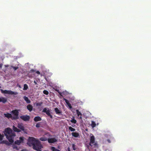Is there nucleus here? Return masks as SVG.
Instances as JSON below:
<instances>
[{"label": "nucleus", "mask_w": 151, "mask_h": 151, "mask_svg": "<svg viewBox=\"0 0 151 151\" xmlns=\"http://www.w3.org/2000/svg\"><path fill=\"white\" fill-rule=\"evenodd\" d=\"M64 99L65 100V102L67 104L68 106L69 107L70 109H71L72 108V106L69 103V101L65 99Z\"/></svg>", "instance_id": "4468645a"}, {"label": "nucleus", "mask_w": 151, "mask_h": 151, "mask_svg": "<svg viewBox=\"0 0 151 151\" xmlns=\"http://www.w3.org/2000/svg\"><path fill=\"white\" fill-rule=\"evenodd\" d=\"M48 141L49 143H53L57 141V139L55 138H51L48 139Z\"/></svg>", "instance_id": "9b49d317"}, {"label": "nucleus", "mask_w": 151, "mask_h": 151, "mask_svg": "<svg viewBox=\"0 0 151 151\" xmlns=\"http://www.w3.org/2000/svg\"><path fill=\"white\" fill-rule=\"evenodd\" d=\"M17 127L18 128L14 125L13 126L12 129L14 132H19L22 130L24 133L27 134L28 132L27 130L25 129L22 124L20 123H18L17 125Z\"/></svg>", "instance_id": "7ed1b4c3"}, {"label": "nucleus", "mask_w": 151, "mask_h": 151, "mask_svg": "<svg viewBox=\"0 0 151 151\" xmlns=\"http://www.w3.org/2000/svg\"><path fill=\"white\" fill-rule=\"evenodd\" d=\"M46 135H47V137H48L49 136V134L48 133Z\"/></svg>", "instance_id": "e433bc0d"}, {"label": "nucleus", "mask_w": 151, "mask_h": 151, "mask_svg": "<svg viewBox=\"0 0 151 151\" xmlns=\"http://www.w3.org/2000/svg\"><path fill=\"white\" fill-rule=\"evenodd\" d=\"M48 139L46 137V136H44L41 137L40 139L42 141H45L47 140H48Z\"/></svg>", "instance_id": "f3484780"}, {"label": "nucleus", "mask_w": 151, "mask_h": 151, "mask_svg": "<svg viewBox=\"0 0 151 151\" xmlns=\"http://www.w3.org/2000/svg\"><path fill=\"white\" fill-rule=\"evenodd\" d=\"M27 144L29 146H32L33 148L37 151H41V149L43 147L40 141L33 137H29Z\"/></svg>", "instance_id": "f257e3e1"}, {"label": "nucleus", "mask_w": 151, "mask_h": 151, "mask_svg": "<svg viewBox=\"0 0 151 151\" xmlns=\"http://www.w3.org/2000/svg\"><path fill=\"white\" fill-rule=\"evenodd\" d=\"M13 148H16L17 147H16L15 146H14V147H13Z\"/></svg>", "instance_id": "4c0bfd02"}, {"label": "nucleus", "mask_w": 151, "mask_h": 151, "mask_svg": "<svg viewBox=\"0 0 151 151\" xmlns=\"http://www.w3.org/2000/svg\"><path fill=\"white\" fill-rule=\"evenodd\" d=\"M4 115L6 117L8 118H11V119H12V114H11L7 113L4 114Z\"/></svg>", "instance_id": "f8f14e48"}, {"label": "nucleus", "mask_w": 151, "mask_h": 151, "mask_svg": "<svg viewBox=\"0 0 151 151\" xmlns=\"http://www.w3.org/2000/svg\"><path fill=\"white\" fill-rule=\"evenodd\" d=\"M43 112H45L48 115L50 116L51 117H52V116L50 114V111L49 110L47 109L46 108H45L43 110Z\"/></svg>", "instance_id": "9d476101"}, {"label": "nucleus", "mask_w": 151, "mask_h": 151, "mask_svg": "<svg viewBox=\"0 0 151 151\" xmlns=\"http://www.w3.org/2000/svg\"><path fill=\"white\" fill-rule=\"evenodd\" d=\"M36 73L38 74H40V72L38 71H37Z\"/></svg>", "instance_id": "7c9ffc66"}, {"label": "nucleus", "mask_w": 151, "mask_h": 151, "mask_svg": "<svg viewBox=\"0 0 151 151\" xmlns=\"http://www.w3.org/2000/svg\"><path fill=\"white\" fill-rule=\"evenodd\" d=\"M7 101V99L4 97H0V102L5 103Z\"/></svg>", "instance_id": "ddd939ff"}, {"label": "nucleus", "mask_w": 151, "mask_h": 151, "mask_svg": "<svg viewBox=\"0 0 151 151\" xmlns=\"http://www.w3.org/2000/svg\"><path fill=\"white\" fill-rule=\"evenodd\" d=\"M40 124H37L36 125V127H40Z\"/></svg>", "instance_id": "cd10ccee"}, {"label": "nucleus", "mask_w": 151, "mask_h": 151, "mask_svg": "<svg viewBox=\"0 0 151 151\" xmlns=\"http://www.w3.org/2000/svg\"><path fill=\"white\" fill-rule=\"evenodd\" d=\"M34 83L35 84H37V83L35 81H34Z\"/></svg>", "instance_id": "c9c22d12"}, {"label": "nucleus", "mask_w": 151, "mask_h": 151, "mask_svg": "<svg viewBox=\"0 0 151 151\" xmlns=\"http://www.w3.org/2000/svg\"><path fill=\"white\" fill-rule=\"evenodd\" d=\"M72 135L75 137H77L79 136V134L76 132H73L72 133Z\"/></svg>", "instance_id": "aec40b11"}, {"label": "nucleus", "mask_w": 151, "mask_h": 151, "mask_svg": "<svg viewBox=\"0 0 151 151\" xmlns=\"http://www.w3.org/2000/svg\"><path fill=\"white\" fill-rule=\"evenodd\" d=\"M20 118L24 121H27L29 120L30 117L29 116L26 115L21 116Z\"/></svg>", "instance_id": "1a4fd4ad"}, {"label": "nucleus", "mask_w": 151, "mask_h": 151, "mask_svg": "<svg viewBox=\"0 0 151 151\" xmlns=\"http://www.w3.org/2000/svg\"><path fill=\"white\" fill-rule=\"evenodd\" d=\"M23 98L27 103H30V101L29 99L27 97L24 96L23 97Z\"/></svg>", "instance_id": "a211bd4d"}, {"label": "nucleus", "mask_w": 151, "mask_h": 151, "mask_svg": "<svg viewBox=\"0 0 151 151\" xmlns=\"http://www.w3.org/2000/svg\"><path fill=\"white\" fill-rule=\"evenodd\" d=\"M25 140V139L24 137H20L19 138V139L17 140L15 142V143L19 145L24 143Z\"/></svg>", "instance_id": "39448f33"}, {"label": "nucleus", "mask_w": 151, "mask_h": 151, "mask_svg": "<svg viewBox=\"0 0 151 151\" xmlns=\"http://www.w3.org/2000/svg\"><path fill=\"white\" fill-rule=\"evenodd\" d=\"M12 67L14 69V70H16L18 68V67Z\"/></svg>", "instance_id": "c85d7f7f"}, {"label": "nucleus", "mask_w": 151, "mask_h": 151, "mask_svg": "<svg viewBox=\"0 0 151 151\" xmlns=\"http://www.w3.org/2000/svg\"><path fill=\"white\" fill-rule=\"evenodd\" d=\"M55 110L57 114H58L60 113V111L58 108H55Z\"/></svg>", "instance_id": "393cba45"}, {"label": "nucleus", "mask_w": 151, "mask_h": 151, "mask_svg": "<svg viewBox=\"0 0 151 151\" xmlns=\"http://www.w3.org/2000/svg\"><path fill=\"white\" fill-rule=\"evenodd\" d=\"M73 147L74 150H75L76 149L75 148V145L74 144L73 145Z\"/></svg>", "instance_id": "c756f323"}, {"label": "nucleus", "mask_w": 151, "mask_h": 151, "mask_svg": "<svg viewBox=\"0 0 151 151\" xmlns=\"http://www.w3.org/2000/svg\"><path fill=\"white\" fill-rule=\"evenodd\" d=\"M90 145L91 146H93V145L96 146L97 143L95 142L94 140V137L92 134L90 135Z\"/></svg>", "instance_id": "0eeeda50"}, {"label": "nucleus", "mask_w": 151, "mask_h": 151, "mask_svg": "<svg viewBox=\"0 0 151 151\" xmlns=\"http://www.w3.org/2000/svg\"><path fill=\"white\" fill-rule=\"evenodd\" d=\"M28 88V86L26 84H25L24 85V87L23 89L24 90H25L27 89Z\"/></svg>", "instance_id": "4be33fe9"}, {"label": "nucleus", "mask_w": 151, "mask_h": 151, "mask_svg": "<svg viewBox=\"0 0 151 151\" xmlns=\"http://www.w3.org/2000/svg\"><path fill=\"white\" fill-rule=\"evenodd\" d=\"M11 113L12 115V119H18L19 115V111L17 110H15L12 111Z\"/></svg>", "instance_id": "20e7f679"}, {"label": "nucleus", "mask_w": 151, "mask_h": 151, "mask_svg": "<svg viewBox=\"0 0 151 151\" xmlns=\"http://www.w3.org/2000/svg\"><path fill=\"white\" fill-rule=\"evenodd\" d=\"M71 122L75 124L76 122V121L74 119H72L71 121Z\"/></svg>", "instance_id": "a878e982"}, {"label": "nucleus", "mask_w": 151, "mask_h": 151, "mask_svg": "<svg viewBox=\"0 0 151 151\" xmlns=\"http://www.w3.org/2000/svg\"><path fill=\"white\" fill-rule=\"evenodd\" d=\"M21 151H28L26 150H22Z\"/></svg>", "instance_id": "473e14b6"}, {"label": "nucleus", "mask_w": 151, "mask_h": 151, "mask_svg": "<svg viewBox=\"0 0 151 151\" xmlns=\"http://www.w3.org/2000/svg\"><path fill=\"white\" fill-rule=\"evenodd\" d=\"M69 129L71 132H74L75 131V129L71 127H69Z\"/></svg>", "instance_id": "5701e85b"}, {"label": "nucleus", "mask_w": 151, "mask_h": 151, "mask_svg": "<svg viewBox=\"0 0 151 151\" xmlns=\"http://www.w3.org/2000/svg\"><path fill=\"white\" fill-rule=\"evenodd\" d=\"M3 133L11 143L14 142V138L16 134L10 128L8 127L6 128Z\"/></svg>", "instance_id": "f03ea898"}, {"label": "nucleus", "mask_w": 151, "mask_h": 151, "mask_svg": "<svg viewBox=\"0 0 151 151\" xmlns=\"http://www.w3.org/2000/svg\"><path fill=\"white\" fill-rule=\"evenodd\" d=\"M76 113L77 114L78 116L81 119H82L81 113L78 110H76Z\"/></svg>", "instance_id": "2eb2a0df"}, {"label": "nucleus", "mask_w": 151, "mask_h": 151, "mask_svg": "<svg viewBox=\"0 0 151 151\" xmlns=\"http://www.w3.org/2000/svg\"><path fill=\"white\" fill-rule=\"evenodd\" d=\"M51 149L52 151H60L59 150L56 149L55 148L53 147H52L51 148Z\"/></svg>", "instance_id": "b1692460"}, {"label": "nucleus", "mask_w": 151, "mask_h": 151, "mask_svg": "<svg viewBox=\"0 0 151 151\" xmlns=\"http://www.w3.org/2000/svg\"><path fill=\"white\" fill-rule=\"evenodd\" d=\"M4 136L0 133V144H5L6 145L9 144L8 142L6 140H3Z\"/></svg>", "instance_id": "6e6552de"}, {"label": "nucleus", "mask_w": 151, "mask_h": 151, "mask_svg": "<svg viewBox=\"0 0 151 151\" xmlns=\"http://www.w3.org/2000/svg\"><path fill=\"white\" fill-rule=\"evenodd\" d=\"M1 91L2 93L4 94H7L10 95H16L17 94V92H14L12 91L11 90H4L2 89L1 90Z\"/></svg>", "instance_id": "423d86ee"}, {"label": "nucleus", "mask_w": 151, "mask_h": 151, "mask_svg": "<svg viewBox=\"0 0 151 151\" xmlns=\"http://www.w3.org/2000/svg\"><path fill=\"white\" fill-rule=\"evenodd\" d=\"M41 120V118L38 116L35 117L34 119V120L35 122L40 121Z\"/></svg>", "instance_id": "6ab92c4d"}, {"label": "nucleus", "mask_w": 151, "mask_h": 151, "mask_svg": "<svg viewBox=\"0 0 151 151\" xmlns=\"http://www.w3.org/2000/svg\"><path fill=\"white\" fill-rule=\"evenodd\" d=\"M91 125L93 128L96 126V123L95 122L92 121L91 122Z\"/></svg>", "instance_id": "412c9836"}, {"label": "nucleus", "mask_w": 151, "mask_h": 151, "mask_svg": "<svg viewBox=\"0 0 151 151\" xmlns=\"http://www.w3.org/2000/svg\"><path fill=\"white\" fill-rule=\"evenodd\" d=\"M43 92L44 94L47 95H48V91L46 90H44L43 91Z\"/></svg>", "instance_id": "bb28decb"}, {"label": "nucleus", "mask_w": 151, "mask_h": 151, "mask_svg": "<svg viewBox=\"0 0 151 151\" xmlns=\"http://www.w3.org/2000/svg\"><path fill=\"white\" fill-rule=\"evenodd\" d=\"M2 65L1 64H0V68H1L2 67Z\"/></svg>", "instance_id": "72a5a7b5"}, {"label": "nucleus", "mask_w": 151, "mask_h": 151, "mask_svg": "<svg viewBox=\"0 0 151 151\" xmlns=\"http://www.w3.org/2000/svg\"><path fill=\"white\" fill-rule=\"evenodd\" d=\"M37 105L38 106V105H41L40 104V103H37Z\"/></svg>", "instance_id": "2f4dec72"}, {"label": "nucleus", "mask_w": 151, "mask_h": 151, "mask_svg": "<svg viewBox=\"0 0 151 151\" xmlns=\"http://www.w3.org/2000/svg\"><path fill=\"white\" fill-rule=\"evenodd\" d=\"M27 108L30 111H31L32 110L33 106L29 104L27 106Z\"/></svg>", "instance_id": "dca6fc26"}, {"label": "nucleus", "mask_w": 151, "mask_h": 151, "mask_svg": "<svg viewBox=\"0 0 151 151\" xmlns=\"http://www.w3.org/2000/svg\"><path fill=\"white\" fill-rule=\"evenodd\" d=\"M107 141H108V142H109V143H110V142L109 140L108 139L107 140Z\"/></svg>", "instance_id": "f704fd0d"}]
</instances>
